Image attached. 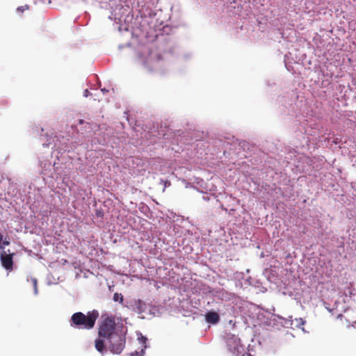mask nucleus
Masks as SVG:
<instances>
[{
    "label": "nucleus",
    "instance_id": "423d86ee",
    "mask_svg": "<svg viewBox=\"0 0 356 356\" xmlns=\"http://www.w3.org/2000/svg\"><path fill=\"white\" fill-rule=\"evenodd\" d=\"M205 318L207 323L212 324H216L220 321L219 315L215 312H209Z\"/></svg>",
    "mask_w": 356,
    "mask_h": 356
},
{
    "label": "nucleus",
    "instance_id": "4468645a",
    "mask_svg": "<svg viewBox=\"0 0 356 356\" xmlns=\"http://www.w3.org/2000/svg\"><path fill=\"white\" fill-rule=\"evenodd\" d=\"M89 91L88 90H86L84 92V96L87 97L88 95Z\"/></svg>",
    "mask_w": 356,
    "mask_h": 356
},
{
    "label": "nucleus",
    "instance_id": "6e6552de",
    "mask_svg": "<svg viewBox=\"0 0 356 356\" xmlns=\"http://www.w3.org/2000/svg\"><path fill=\"white\" fill-rule=\"evenodd\" d=\"M113 299L115 302H123V296L121 293H115Z\"/></svg>",
    "mask_w": 356,
    "mask_h": 356
},
{
    "label": "nucleus",
    "instance_id": "9d476101",
    "mask_svg": "<svg viewBox=\"0 0 356 356\" xmlns=\"http://www.w3.org/2000/svg\"><path fill=\"white\" fill-rule=\"evenodd\" d=\"M29 5H24V6H19L17 8V10L19 11V12H22V13L24 10H29Z\"/></svg>",
    "mask_w": 356,
    "mask_h": 356
},
{
    "label": "nucleus",
    "instance_id": "f257e3e1",
    "mask_svg": "<svg viewBox=\"0 0 356 356\" xmlns=\"http://www.w3.org/2000/svg\"><path fill=\"white\" fill-rule=\"evenodd\" d=\"M98 316L99 313L96 310L88 312L86 315L81 312H76L71 317L70 324L79 329L90 330L95 326Z\"/></svg>",
    "mask_w": 356,
    "mask_h": 356
},
{
    "label": "nucleus",
    "instance_id": "7ed1b4c3",
    "mask_svg": "<svg viewBox=\"0 0 356 356\" xmlns=\"http://www.w3.org/2000/svg\"><path fill=\"white\" fill-rule=\"evenodd\" d=\"M115 329V322L112 318H105L101 323L99 328V336L106 340L111 337V335L116 334L114 332Z\"/></svg>",
    "mask_w": 356,
    "mask_h": 356
},
{
    "label": "nucleus",
    "instance_id": "39448f33",
    "mask_svg": "<svg viewBox=\"0 0 356 356\" xmlns=\"http://www.w3.org/2000/svg\"><path fill=\"white\" fill-rule=\"evenodd\" d=\"M13 255L14 253L10 252V250L8 253L5 250H2L0 255L1 264L7 270H12L13 268Z\"/></svg>",
    "mask_w": 356,
    "mask_h": 356
},
{
    "label": "nucleus",
    "instance_id": "ddd939ff",
    "mask_svg": "<svg viewBox=\"0 0 356 356\" xmlns=\"http://www.w3.org/2000/svg\"><path fill=\"white\" fill-rule=\"evenodd\" d=\"M10 244V242L8 241H3V245H8Z\"/></svg>",
    "mask_w": 356,
    "mask_h": 356
},
{
    "label": "nucleus",
    "instance_id": "0eeeda50",
    "mask_svg": "<svg viewBox=\"0 0 356 356\" xmlns=\"http://www.w3.org/2000/svg\"><path fill=\"white\" fill-rule=\"evenodd\" d=\"M95 348L99 352H102L104 349V341L102 339L95 341Z\"/></svg>",
    "mask_w": 356,
    "mask_h": 356
},
{
    "label": "nucleus",
    "instance_id": "1a4fd4ad",
    "mask_svg": "<svg viewBox=\"0 0 356 356\" xmlns=\"http://www.w3.org/2000/svg\"><path fill=\"white\" fill-rule=\"evenodd\" d=\"M146 348V346H144V348H143L140 352H135L134 353H132L131 356H143L145 353L144 349Z\"/></svg>",
    "mask_w": 356,
    "mask_h": 356
},
{
    "label": "nucleus",
    "instance_id": "f03ea898",
    "mask_svg": "<svg viewBox=\"0 0 356 356\" xmlns=\"http://www.w3.org/2000/svg\"><path fill=\"white\" fill-rule=\"evenodd\" d=\"M226 343L228 350L234 356H241L245 351V348L241 343L240 339L235 335L228 336Z\"/></svg>",
    "mask_w": 356,
    "mask_h": 356
},
{
    "label": "nucleus",
    "instance_id": "f8f14e48",
    "mask_svg": "<svg viewBox=\"0 0 356 356\" xmlns=\"http://www.w3.org/2000/svg\"><path fill=\"white\" fill-rule=\"evenodd\" d=\"M32 282L33 284L35 294H37L38 293L37 280L35 278H33Z\"/></svg>",
    "mask_w": 356,
    "mask_h": 356
},
{
    "label": "nucleus",
    "instance_id": "9b49d317",
    "mask_svg": "<svg viewBox=\"0 0 356 356\" xmlns=\"http://www.w3.org/2000/svg\"><path fill=\"white\" fill-rule=\"evenodd\" d=\"M296 326L300 327V325H303L305 323V321L302 318H296Z\"/></svg>",
    "mask_w": 356,
    "mask_h": 356
},
{
    "label": "nucleus",
    "instance_id": "20e7f679",
    "mask_svg": "<svg viewBox=\"0 0 356 356\" xmlns=\"http://www.w3.org/2000/svg\"><path fill=\"white\" fill-rule=\"evenodd\" d=\"M107 341L108 349L113 353L120 354L124 348L125 339L118 333L111 335Z\"/></svg>",
    "mask_w": 356,
    "mask_h": 356
}]
</instances>
